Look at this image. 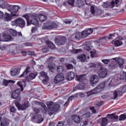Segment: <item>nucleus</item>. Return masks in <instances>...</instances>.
I'll return each instance as SVG.
<instances>
[{"label":"nucleus","instance_id":"obj_1","mask_svg":"<svg viewBox=\"0 0 126 126\" xmlns=\"http://www.w3.org/2000/svg\"><path fill=\"white\" fill-rule=\"evenodd\" d=\"M46 105H47L48 108L50 109L51 112L49 113V116H52L53 114L58 112L59 109L61 108V105L59 103H54L52 101H48L46 102Z\"/></svg>","mask_w":126,"mask_h":126},{"label":"nucleus","instance_id":"obj_2","mask_svg":"<svg viewBox=\"0 0 126 126\" xmlns=\"http://www.w3.org/2000/svg\"><path fill=\"white\" fill-rule=\"evenodd\" d=\"M105 88V82H100L95 88L94 89L91 91L88 92L86 93L87 97H89V96L91 95H93V94H97V93H99L101 90H103Z\"/></svg>","mask_w":126,"mask_h":126},{"label":"nucleus","instance_id":"obj_3","mask_svg":"<svg viewBox=\"0 0 126 126\" xmlns=\"http://www.w3.org/2000/svg\"><path fill=\"white\" fill-rule=\"evenodd\" d=\"M27 21L28 26L30 25V24H33V25H38L39 21L37 20V17L34 15H30L28 14H26L23 16Z\"/></svg>","mask_w":126,"mask_h":126},{"label":"nucleus","instance_id":"obj_4","mask_svg":"<svg viewBox=\"0 0 126 126\" xmlns=\"http://www.w3.org/2000/svg\"><path fill=\"white\" fill-rule=\"evenodd\" d=\"M119 3H120V0H112L108 3L104 2L102 6L104 8H108V7L113 8V7H118L119 5Z\"/></svg>","mask_w":126,"mask_h":126},{"label":"nucleus","instance_id":"obj_5","mask_svg":"<svg viewBox=\"0 0 126 126\" xmlns=\"http://www.w3.org/2000/svg\"><path fill=\"white\" fill-rule=\"evenodd\" d=\"M126 85L125 87L123 88H121L120 89H117L113 94V97L112 99L115 100L118 96H122L123 95V93H126Z\"/></svg>","mask_w":126,"mask_h":126},{"label":"nucleus","instance_id":"obj_6","mask_svg":"<svg viewBox=\"0 0 126 126\" xmlns=\"http://www.w3.org/2000/svg\"><path fill=\"white\" fill-rule=\"evenodd\" d=\"M98 74L100 78H105L108 75V70L105 67H101L98 71Z\"/></svg>","mask_w":126,"mask_h":126},{"label":"nucleus","instance_id":"obj_7","mask_svg":"<svg viewBox=\"0 0 126 126\" xmlns=\"http://www.w3.org/2000/svg\"><path fill=\"white\" fill-rule=\"evenodd\" d=\"M57 26V24L55 22H49L44 24L42 26V28L45 30H48L49 29H52V28H56Z\"/></svg>","mask_w":126,"mask_h":126},{"label":"nucleus","instance_id":"obj_8","mask_svg":"<svg viewBox=\"0 0 126 126\" xmlns=\"http://www.w3.org/2000/svg\"><path fill=\"white\" fill-rule=\"evenodd\" d=\"M55 43L58 46L64 45L66 43V38L64 36H60L58 38L55 39Z\"/></svg>","mask_w":126,"mask_h":126},{"label":"nucleus","instance_id":"obj_9","mask_svg":"<svg viewBox=\"0 0 126 126\" xmlns=\"http://www.w3.org/2000/svg\"><path fill=\"white\" fill-rule=\"evenodd\" d=\"M94 31L96 32L97 31V29H93V28H90V29H87L85 30L84 31H83V38H86L88 36H89V35H91Z\"/></svg>","mask_w":126,"mask_h":126},{"label":"nucleus","instance_id":"obj_10","mask_svg":"<svg viewBox=\"0 0 126 126\" xmlns=\"http://www.w3.org/2000/svg\"><path fill=\"white\" fill-rule=\"evenodd\" d=\"M6 9L11 12V13H13V12H17L19 10V6L17 5H12L8 4V6Z\"/></svg>","mask_w":126,"mask_h":126},{"label":"nucleus","instance_id":"obj_11","mask_svg":"<svg viewBox=\"0 0 126 126\" xmlns=\"http://www.w3.org/2000/svg\"><path fill=\"white\" fill-rule=\"evenodd\" d=\"M15 104L19 110H22V111H24L26 108L29 107V102H28V101L25 102V103L22 105H20L18 102H16Z\"/></svg>","mask_w":126,"mask_h":126},{"label":"nucleus","instance_id":"obj_12","mask_svg":"<svg viewBox=\"0 0 126 126\" xmlns=\"http://www.w3.org/2000/svg\"><path fill=\"white\" fill-rule=\"evenodd\" d=\"M39 73L41 75L39 77L40 79L42 80V78H43L42 83L43 84H46L48 82V80H49V77L47 75V74L44 71L40 72Z\"/></svg>","mask_w":126,"mask_h":126},{"label":"nucleus","instance_id":"obj_13","mask_svg":"<svg viewBox=\"0 0 126 126\" xmlns=\"http://www.w3.org/2000/svg\"><path fill=\"white\" fill-rule=\"evenodd\" d=\"M91 114L90 112H88L87 113H85L81 116V119L82 121H85L84 122V126H87V120H88L90 118Z\"/></svg>","mask_w":126,"mask_h":126},{"label":"nucleus","instance_id":"obj_14","mask_svg":"<svg viewBox=\"0 0 126 126\" xmlns=\"http://www.w3.org/2000/svg\"><path fill=\"white\" fill-rule=\"evenodd\" d=\"M90 80L91 85L94 86V84L99 82V77L96 75H94L91 77Z\"/></svg>","mask_w":126,"mask_h":126},{"label":"nucleus","instance_id":"obj_15","mask_svg":"<svg viewBox=\"0 0 126 126\" xmlns=\"http://www.w3.org/2000/svg\"><path fill=\"white\" fill-rule=\"evenodd\" d=\"M22 92L23 91H21V89H18L12 92L11 94V98L13 99H17L18 97H19L20 95V92Z\"/></svg>","mask_w":126,"mask_h":126},{"label":"nucleus","instance_id":"obj_16","mask_svg":"<svg viewBox=\"0 0 126 126\" xmlns=\"http://www.w3.org/2000/svg\"><path fill=\"white\" fill-rule=\"evenodd\" d=\"M64 79V77L63 74H58L54 78V83L58 84V83H60L61 81H63Z\"/></svg>","mask_w":126,"mask_h":126},{"label":"nucleus","instance_id":"obj_17","mask_svg":"<svg viewBox=\"0 0 126 126\" xmlns=\"http://www.w3.org/2000/svg\"><path fill=\"white\" fill-rule=\"evenodd\" d=\"M108 119L110 120V122H117L119 119V116H115L114 114H109L107 115Z\"/></svg>","mask_w":126,"mask_h":126},{"label":"nucleus","instance_id":"obj_18","mask_svg":"<svg viewBox=\"0 0 126 126\" xmlns=\"http://www.w3.org/2000/svg\"><path fill=\"white\" fill-rule=\"evenodd\" d=\"M17 24L20 25L21 28H23L25 26V21L21 18H19L15 20V22Z\"/></svg>","mask_w":126,"mask_h":126},{"label":"nucleus","instance_id":"obj_19","mask_svg":"<svg viewBox=\"0 0 126 126\" xmlns=\"http://www.w3.org/2000/svg\"><path fill=\"white\" fill-rule=\"evenodd\" d=\"M77 59L79 61L82 62V63H85V62H87V59H89V56L87 57L85 55L82 54L78 56Z\"/></svg>","mask_w":126,"mask_h":126},{"label":"nucleus","instance_id":"obj_20","mask_svg":"<svg viewBox=\"0 0 126 126\" xmlns=\"http://www.w3.org/2000/svg\"><path fill=\"white\" fill-rule=\"evenodd\" d=\"M86 86V84L85 83H80L79 85L76 86L74 88L73 91H75V90H83V89H85V86Z\"/></svg>","mask_w":126,"mask_h":126},{"label":"nucleus","instance_id":"obj_21","mask_svg":"<svg viewBox=\"0 0 126 126\" xmlns=\"http://www.w3.org/2000/svg\"><path fill=\"white\" fill-rule=\"evenodd\" d=\"M120 84V82L119 80L117 79L113 78L111 79L110 81V83L109 85H111V86H117V85H118V84Z\"/></svg>","mask_w":126,"mask_h":126},{"label":"nucleus","instance_id":"obj_22","mask_svg":"<svg viewBox=\"0 0 126 126\" xmlns=\"http://www.w3.org/2000/svg\"><path fill=\"white\" fill-rule=\"evenodd\" d=\"M8 7V3L3 1V0H0V7L1 8H7Z\"/></svg>","mask_w":126,"mask_h":126},{"label":"nucleus","instance_id":"obj_23","mask_svg":"<svg viewBox=\"0 0 126 126\" xmlns=\"http://www.w3.org/2000/svg\"><path fill=\"white\" fill-rule=\"evenodd\" d=\"M75 38L76 40H80V39H82L83 37V32H77L75 34Z\"/></svg>","mask_w":126,"mask_h":126},{"label":"nucleus","instance_id":"obj_24","mask_svg":"<svg viewBox=\"0 0 126 126\" xmlns=\"http://www.w3.org/2000/svg\"><path fill=\"white\" fill-rule=\"evenodd\" d=\"M113 44H114L116 47H119V46H122V45H123V41H122V39H116L113 42Z\"/></svg>","mask_w":126,"mask_h":126},{"label":"nucleus","instance_id":"obj_25","mask_svg":"<svg viewBox=\"0 0 126 126\" xmlns=\"http://www.w3.org/2000/svg\"><path fill=\"white\" fill-rule=\"evenodd\" d=\"M31 68L30 67L28 66L26 68L25 70L23 72V73L19 76L20 78L24 77L26 75V74L29 73L30 72Z\"/></svg>","mask_w":126,"mask_h":126},{"label":"nucleus","instance_id":"obj_26","mask_svg":"<svg viewBox=\"0 0 126 126\" xmlns=\"http://www.w3.org/2000/svg\"><path fill=\"white\" fill-rule=\"evenodd\" d=\"M38 75V74L37 73H31L29 75V77H28V80H33V79H35L36 78V76Z\"/></svg>","mask_w":126,"mask_h":126},{"label":"nucleus","instance_id":"obj_27","mask_svg":"<svg viewBox=\"0 0 126 126\" xmlns=\"http://www.w3.org/2000/svg\"><path fill=\"white\" fill-rule=\"evenodd\" d=\"M74 73L73 72H69L67 74V79L69 81L72 80L74 78Z\"/></svg>","mask_w":126,"mask_h":126},{"label":"nucleus","instance_id":"obj_28","mask_svg":"<svg viewBox=\"0 0 126 126\" xmlns=\"http://www.w3.org/2000/svg\"><path fill=\"white\" fill-rule=\"evenodd\" d=\"M35 119H36V120H37L38 124H41V123H42V122H43V121H44V119H43V118H42V116L40 115H38L37 118H35V117H33L32 120L33 121V120H34Z\"/></svg>","mask_w":126,"mask_h":126},{"label":"nucleus","instance_id":"obj_29","mask_svg":"<svg viewBox=\"0 0 126 126\" xmlns=\"http://www.w3.org/2000/svg\"><path fill=\"white\" fill-rule=\"evenodd\" d=\"M72 119L73 121H74L75 123H77V124L80 123V117L79 116L76 115H72Z\"/></svg>","mask_w":126,"mask_h":126},{"label":"nucleus","instance_id":"obj_30","mask_svg":"<svg viewBox=\"0 0 126 126\" xmlns=\"http://www.w3.org/2000/svg\"><path fill=\"white\" fill-rule=\"evenodd\" d=\"M22 83H26V80H23V81H19L17 82V84L19 86L21 89V91H23V85H22Z\"/></svg>","mask_w":126,"mask_h":126},{"label":"nucleus","instance_id":"obj_31","mask_svg":"<svg viewBox=\"0 0 126 126\" xmlns=\"http://www.w3.org/2000/svg\"><path fill=\"white\" fill-rule=\"evenodd\" d=\"M98 9V7L95 6H92L91 7V12L93 14H95L96 12L97 11V10Z\"/></svg>","mask_w":126,"mask_h":126},{"label":"nucleus","instance_id":"obj_32","mask_svg":"<svg viewBox=\"0 0 126 126\" xmlns=\"http://www.w3.org/2000/svg\"><path fill=\"white\" fill-rule=\"evenodd\" d=\"M38 18L40 21H41V22H44V21H46V20H47V16L44 15H39L38 16Z\"/></svg>","mask_w":126,"mask_h":126},{"label":"nucleus","instance_id":"obj_33","mask_svg":"<svg viewBox=\"0 0 126 126\" xmlns=\"http://www.w3.org/2000/svg\"><path fill=\"white\" fill-rule=\"evenodd\" d=\"M117 63L121 67V66H122V65L124 64V63H125V60H124V59L122 58H118L117 59Z\"/></svg>","mask_w":126,"mask_h":126},{"label":"nucleus","instance_id":"obj_34","mask_svg":"<svg viewBox=\"0 0 126 126\" xmlns=\"http://www.w3.org/2000/svg\"><path fill=\"white\" fill-rule=\"evenodd\" d=\"M9 125V123L6 120H2L0 123L1 126H7Z\"/></svg>","mask_w":126,"mask_h":126},{"label":"nucleus","instance_id":"obj_35","mask_svg":"<svg viewBox=\"0 0 126 126\" xmlns=\"http://www.w3.org/2000/svg\"><path fill=\"white\" fill-rule=\"evenodd\" d=\"M83 5V1L82 0H77L76 2V6L77 7L80 8L82 7V6Z\"/></svg>","mask_w":126,"mask_h":126},{"label":"nucleus","instance_id":"obj_36","mask_svg":"<svg viewBox=\"0 0 126 126\" xmlns=\"http://www.w3.org/2000/svg\"><path fill=\"white\" fill-rule=\"evenodd\" d=\"M11 20V15L7 13L5 14V21H10Z\"/></svg>","mask_w":126,"mask_h":126},{"label":"nucleus","instance_id":"obj_37","mask_svg":"<svg viewBox=\"0 0 126 126\" xmlns=\"http://www.w3.org/2000/svg\"><path fill=\"white\" fill-rule=\"evenodd\" d=\"M17 71H18L17 69L15 68H12L11 70V72H10V73L12 76H15V75L17 74Z\"/></svg>","mask_w":126,"mask_h":126},{"label":"nucleus","instance_id":"obj_38","mask_svg":"<svg viewBox=\"0 0 126 126\" xmlns=\"http://www.w3.org/2000/svg\"><path fill=\"white\" fill-rule=\"evenodd\" d=\"M108 122V120L106 118H103L101 121V126H107V123Z\"/></svg>","mask_w":126,"mask_h":126},{"label":"nucleus","instance_id":"obj_39","mask_svg":"<svg viewBox=\"0 0 126 126\" xmlns=\"http://www.w3.org/2000/svg\"><path fill=\"white\" fill-rule=\"evenodd\" d=\"M47 45L49 48H50V49H55L56 48L55 44H54V43H53L51 41L47 42Z\"/></svg>","mask_w":126,"mask_h":126},{"label":"nucleus","instance_id":"obj_40","mask_svg":"<svg viewBox=\"0 0 126 126\" xmlns=\"http://www.w3.org/2000/svg\"><path fill=\"white\" fill-rule=\"evenodd\" d=\"M4 38L5 39V41L8 42V41H10L11 40V36L9 35L4 34Z\"/></svg>","mask_w":126,"mask_h":126},{"label":"nucleus","instance_id":"obj_41","mask_svg":"<svg viewBox=\"0 0 126 126\" xmlns=\"http://www.w3.org/2000/svg\"><path fill=\"white\" fill-rule=\"evenodd\" d=\"M95 106L96 107V108L101 107V106H102V105H103V101H95Z\"/></svg>","mask_w":126,"mask_h":126},{"label":"nucleus","instance_id":"obj_42","mask_svg":"<svg viewBox=\"0 0 126 126\" xmlns=\"http://www.w3.org/2000/svg\"><path fill=\"white\" fill-rule=\"evenodd\" d=\"M112 61V59H103L101 60L102 63L104 64H108Z\"/></svg>","mask_w":126,"mask_h":126},{"label":"nucleus","instance_id":"obj_43","mask_svg":"<svg viewBox=\"0 0 126 126\" xmlns=\"http://www.w3.org/2000/svg\"><path fill=\"white\" fill-rule=\"evenodd\" d=\"M39 105H40V106H41V107H43V109H44L45 112H44V113H47V107H46V105H45L43 102H39Z\"/></svg>","mask_w":126,"mask_h":126},{"label":"nucleus","instance_id":"obj_44","mask_svg":"<svg viewBox=\"0 0 126 126\" xmlns=\"http://www.w3.org/2000/svg\"><path fill=\"white\" fill-rule=\"evenodd\" d=\"M10 82H14V81H11V80L7 81L6 80H3V85H5V86H7V85L9 83H10Z\"/></svg>","mask_w":126,"mask_h":126},{"label":"nucleus","instance_id":"obj_45","mask_svg":"<svg viewBox=\"0 0 126 126\" xmlns=\"http://www.w3.org/2000/svg\"><path fill=\"white\" fill-rule=\"evenodd\" d=\"M83 76H84V75H76V79L78 80V81H81V80H83Z\"/></svg>","mask_w":126,"mask_h":126},{"label":"nucleus","instance_id":"obj_46","mask_svg":"<svg viewBox=\"0 0 126 126\" xmlns=\"http://www.w3.org/2000/svg\"><path fill=\"white\" fill-rule=\"evenodd\" d=\"M10 32L12 35V36H17V32H16V31L14 30H11L10 31Z\"/></svg>","mask_w":126,"mask_h":126},{"label":"nucleus","instance_id":"obj_47","mask_svg":"<svg viewBox=\"0 0 126 126\" xmlns=\"http://www.w3.org/2000/svg\"><path fill=\"white\" fill-rule=\"evenodd\" d=\"M126 120V114H122L120 116L119 121H125Z\"/></svg>","mask_w":126,"mask_h":126},{"label":"nucleus","instance_id":"obj_48","mask_svg":"<svg viewBox=\"0 0 126 126\" xmlns=\"http://www.w3.org/2000/svg\"><path fill=\"white\" fill-rule=\"evenodd\" d=\"M48 67L49 69H53V68H55V63H49Z\"/></svg>","mask_w":126,"mask_h":126},{"label":"nucleus","instance_id":"obj_49","mask_svg":"<svg viewBox=\"0 0 126 126\" xmlns=\"http://www.w3.org/2000/svg\"><path fill=\"white\" fill-rule=\"evenodd\" d=\"M103 12H102V10H101L100 9H98L96 10V11L95 12V15H101L102 14Z\"/></svg>","mask_w":126,"mask_h":126},{"label":"nucleus","instance_id":"obj_50","mask_svg":"<svg viewBox=\"0 0 126 126\" xmlns=\"http://www.w3.org/2000/svg\"><path fill=\"white\" fill-rule=\"evenodd\" d=\"M73 99H74V96L73 95H72L70 97H69L67 101L64 104V106H65V105H66L67 103H69V101H71L73 100Z\"/></svg>","mask_w":126,"mask_h":126},{"label":"nucleus","instance_id":"obj_51","mask_svg":"<svg viewBox=\"0 0 126 126\" xmlns=\"http://www.w3.org/2000/svg\"><path fill=\"white\" fill-rule=\"evenodd\" d=\"M106 38H107V39H115V33L107 35Z\"/></svg>","mask_w":126,"mask_h":126},{"label":"nucleus","instance_id":"obj_52","mask_svg":"<svg viewBox=\"0 0 126 126\" xmlns=\"http://www.w3.org/2000/svg\"><path fill=\"white\" fill-rule=\"evenodd\" d=\"M68 4L73 6L74 5V0H68L67 1Z\"/></svg>","mask_w":126,"mask_h":126},{"label":"nucleus","instance_id":"obj_53","mask_svg":"<svg viewBox=\"0 0 126 126\" xmlns=\"http://www.w3.org/2000/svg\"><path fill=\"white\" fill-rule=\"evenodd\" d=\"M57 70L59 72H62V71H63V66H59L57 67Z\"/></svg>","mask_w":126,"mask_h":126},{"label":"nucleus","instance_id":"obj_54","mask_svg":"<svg viewBox=\"0 0 126 126\" xmlns=\"http://www.w3.org/2000/svg\"><path fill=\"white\" fill-rule=\"evenodd\" d=\"M105 41V38H100L96 40L97 43H101V42H104Z\"/></svg>","mask_w":126,"mask_h":126},{"label":"nucleus","instance_id":"obj_55","mask_svg":"<svg viewBox=\"0 0 126 126\" xmlns=\"http://www.w3.org/2000/svg\"><path fill=\"white\" fill-rule=\"evenodd\" d=\"M49 51V49L48 48V46H45L43 49H42V52L43 53H47V51Z\"/></svg>","mask_w":126,"mask_h":126},{"label":"nucleus","instance_id":"obj_56","mask_svg":"<svg viewBox=\"0 0 126 126\" xmlns=\"http://www.w3.org/2000/svg\"><path fill=\"white\" fill-rule=\"evenodd\" d=\"M80 52H82V49H76V50H74L73 51V54H78V53H79Z\"/></svg>","mask_w":126,"mask_h":126},{"label":"nucleus","instance_id":"obj_57","mask_svg":"<svg viewBox=\"0 0 126 126\" xmlns=\"http://www.w3.org/2000/svg\"><path fill=\"white\" fill-rule=\"evenodd\" d=\"M32 110H33V111H34V112H35V113H36V114H38V113H40V110H39V109H38V108H37L33 107V108H32Z\"/></svg>","mask_w":126,"mask_h":126},{"label":"nucleus","instance_id":"obj_58","mask_svg":"<svg viewBox=\"0 0 126 126\" xmlns=\"http://www.w3.org/2000/svg\"><path fill=\"white\" fill-rule=\"evenodd\" d=\"M66 67L67 69H72V68H73V66L71 64H68L66 65Z\"/></svg>","mask_w":126,"mask_h":126},{"label":"nucleus","instance_id":"obj_59","mask_svg":"<svg viewBox=\"0 0 126 126\" xmlns=\"http://www.w3.org/2000/svg\"><path fill=\"white\" fill-rule=\"evenodd\" d=\"M10 111L11 113H15V112H16V109H15V107H14V106H12L11 108Z\"/></svg>","mask_w":126,"mask_h":126},{"label":"nucleus","instance_id":"obj_60","mask_svg":"<svg viewBox=\"0 0 126 126\" xmlns=\"http://www.w3.org/2000/svg\"><path fill=\"white\" fill-rule=\"evenodd\" d=\"M90 54L91 57H92V58H94V57H95V55H96V52L94 51H91Z\"/></svg>","mask_w":126,"mask_h":126},{"label":"nucleus","instance_id":"obj_61","mask_svg":"<svg viewBox=\"0 0 126 126\" xmlns=\"http://www.w3.org/2000/svg\"><path fill=\"white\" fill-rule=\"evenodd\" d=\"M64 23H65V24H70V23H71V21H70V20H65L64 21Z\"/></svg>","mask_w":126,"mask_h":126},{"label":"nucleus","instance_id":"obj_62","mask_svg":"<svg viewBox=\"0 0 126 126\" xmlns=\"http://www.w3.org/2000/svg\"><path fill=\"white\" fill-rule=\"evenodd\" d=\"M90 110V111H92L93 114H95V113H96V110H95V108H94V107H91Z\"/></svg>","mask_w":126,"mask_h":126},{"label":"nucleus","instance_id":"obj_63","mask_svg":"<svg viewBox=\"0 0 126 126\" xmlns=\"http://www.w3.org/2000/svg\"><path fill=\"white\" fill-rule=\"evenodd\" d=\"M90 67H96V64L93 63H91L90 65Z\"/></svg>","mask_w":126,"mask_h":126},{"label":"nucleus","instance_id":"obj_64","mask_svg":"<svg viewBox=\"0 0 126 126\" xmlns=\"http://www.w3.org/2000/svg\"><path fill=\"white\" fill-rule=\"evenodd\" d=\"M85 49L87 51H89V50H90V49H91V48L89 46H86L85 47Z\"/></svg>","mask_w":126,"mask_h":126}]
</instances>
